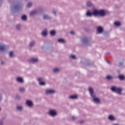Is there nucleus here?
<instances>
[{"label": "nucleus", "mask_w": 125, "mask_h": 125, "mask_svg": "<svg viewBox=\"0 0 125 125\" xmlns=\"http://www.w3.org/2000/svg\"><path fill=\"white\" fill-rule=\"evenodd\" d=\"M22 9V5L20 2H14L11 7V10H20Z\"/></svg>", "instance_id": "obj_1"}, {"label": "nucleus", "mask_w": 125, "mask_h": 125, "mask_svg": "<svg viewBox=\"0 0 125 125\" xmlns=\"http://www.w3.org/2000/svg\"><path fill=\"white\" fill-rule=\"evenodd\" d=\"M94 16H97L100 15V16L104 17L106 15V12H105V10H94Z\"/></svg>", "instance_id": "obj_2"}, {"label": "nucleus", "mask_w": 125, "mask_h": 125, "mask_svg": "<svg viewBox=\"0 0 125 125\" xmlns=\"http://www.w3.org/2000/svg\"><path fill=\"white\" fill-rule=\"evenodd\" d=\"M111 90L113 91V92H115L118 94H121L123 91V89L121 88L117 87L116 86H113L111 87Z\"/></svg>", "instance_id": "obj_3"}, {"label": "nucleus", "mask_w": 125, "mask_h": 125, "mask_svg": "<svg viewBox=\"0 0 125 125\" xmlns=\"http://www.w3.org/2000/svg\"><path fill=\"white\" fill-rule=\"evenodd\" d=\"M38 81L39 82V83L40 85H45V82H43V78H38Z\"/></svg>", "instance_id": "obj_4"}, {"label": "nucleus", "mask_w": 125, "mask_h": 125, "mask_svg": "<svg viewBox=\"0 0 125 125\" xmlns=\"http://www.w3.org/2000/svg\"><path fill=\"white\" fill-rule=\"evenodd\" d=\"M94 11H93L92 13L90 12L89 11H87L86 13V16L87 17H92V15H94Z\"/></svg>", "instance_id": "obj_5"}, {"label": "nucleus", "mask_w": 125, "mask_h": 125, "mask_svg": "<svg viewBox=\"0 0 125 125\" xmlns=\"http://www.w3.org/2000/svg\"><path fill=\"white\" fill-rule=\"evenodd\" d=\"M46 93L47 94H53V93H55V90L53 89H48L46 90Z\"/></svg>", "instance_id": "obj_6"}, {"label": "nucleus", "mask_w": 125, "mask_h": 125, "mask_svg": "<svg viewBox=\"0 0 125 125\" xmlns=\"http://www.w3.org/2000/svg\"><path fill=\"white\" fill-rule=\"evenodd\" d=\"M16 81L20 83H24V80H23V78L22 77H17L16 79Z\"/></svg>", "instance_id": "obj_7"}, {"label": "nucleus", "mask_w": 125, "mask_h": 125, "mask_svg": "<svg viewBox=\"0 0 125 125\" xmlns=\"http://www.w3.org/2000/svg\"><path fill=\"white\" fill-rule=\"evenodd\" d=\"M92 98H93V101H94L95 103H100V100L99 98H96L95 97V95H94V96H92Z\"/></svg>", "instance_id": "obj_8"}, {"label": "nucleus", "mask_w": 125, "mask_h": 125, "mask_svg": "<svg viewBox=\"0 0 125 125\" xmlns=\"http://www.w3.org/2000/svg\"><path fill=\"white\" fill-rule=\"evenodd\" d=\"M51 17H49V16L47 15H43V20H50L51 19Z\"/></svg>", "instance_id": "obj_9"}, {"label": "nucleus", "mask_w": 125, "mask_h": 125, "mask_svg": "<svg viewBox=\"0 0 125 125\" xmlns=\"http://www.w3.org/2000/svg\"><path fill=\"white\" fill-rule=\"evenodd\" d=\"M89 91L90 93L91 97H92V96H94V95H95L94 94V91H93V89L92 88L89 87Z\"/></svg>", "instance_id": "obj_10"}, {"label": "nucleus", "mask_w": 125, "mask_h": 125, "mask_svg": "<svg viewBox=\"0 0 125 125\" xmlns=\"http://www.w3.org/2000/svg\"><path fill=\"white\" fill-rule=\"evenodd\" d=\"M39 60L37 58H32L29 60L30 63H37Z\"/></svg>", "instance_id": "obj_11"}, {"label": "nucleus", "mask_w": 125, "mask_h": 125, "mask_svg": "<svg viewBox=\"0 0 125 125\" xmlns=\"http://www.w3.org/2000/svg\"><path fill=\"white\" fill-rule=\"evenodd\" d=\"M97 30L99 34H101V33L103 32V28L101 26H99L97 27Z\"/></svg>", "instance_id": "obj_12"}, {"label": "nucleus", "mask_w": 125, "mask_h": 125, "mask_svg": "<svg viewBox=\"0 0 125 125\" xmlns=\"http://www.w3.org/2000/svg\"><path fill=\"white\" fill-rule=\"evenodd\" d=\"M49 114L50 115V116H52V117L54 116H56V111H55V110H50L49 111Z\"/></svg>", "instance_id": "obj_13"}, {"label": "nucleus", "mask_w": 125, "mask_h": 125, "mask_svg": "<svg viewBox=\"0 0 125 125\" xmlns=\"http://www.w3.org/2000/svg\"><path fill=\"white\" fill-rule=\"evenodd\" d=\"M26 105L29 107H32L33 106V102L31 101H26Z\"/></svg>", "instance_id": "obj_14"}, {"label": "nucleus", "mask_w": 125, "mask_h": 125, "mask_svg": "<svg viewBox=\"0 0 125 125\" xmlns=\"http://www.w3.org/2000/svg\"><path fill=\"white\" fill-rule=\"evenodd\" d=\"M38 14V11L37 10H34L32 11L30 13V16H34V15H36V14Z\"/></svg>", "instance_id": "obj_15"}, {"label": "nucleus", "mask_w": 125, "mask_h": 125, "mask_svg": "<svg viewBox=\"0 0 125 125\" xmlns=\"http://www.w3.org/2000/svg\"><path fill=\"white\" fill-rule=\"evenodd\" d=\"M82 42H83V43H85V44H87V43L88 42V40L86 38L84 37L83 39Z\"/></svg>", "instance_id": "obj_16"}, {"label": "nucleus", "mask_w": 125, "mask_h": 125, "mask_svg": "<svg viewBox=\"0 0 125 125\" xmlns=\"http://www.w3.org/2000/svg\"><path fill=\"white\" fill-rule=\"evenodd\" d=\"M6 48L5 45H2L0 46V51H3Z\"/></svg>", "instance_id": "obj_17"}, {"label": "nucleus", "mask_w": 125, "mask_h": 125, "mask_svg": "<svg viewBox=\"0 0 125 125\" xmlns=\"http://www.w3.org/2000/svg\"><path fill=\"white\" fill-rule=\"evenodd\" d=\"M42 35L44 37H46V36H47V30H45L43 31L42 32Z\"/></svg>", "instance_id": "obj_18"}, {"label": "nucleus", "mask_w": 125, "mask_h": 125, "mask_svg": "<svg viewBox=\"0 0 125 125\" xmlns=\"http://www.w3.org/2000/svg\"><path fill=\"white\" fill-rule=\"evenodd\" d=\"M70 99H77L78 98V96L76 95H72L69 96Z\"/></svg>", "instance_id": "obj_19"}, {"label": "nucleus", "mask_w": 125, "mask_h": 125, "mask_svg": "<svg viewBox=\"0 0 125 125\" xmlns=\"http://www.w3.org/2000/svg\"><path fill=\"white\" fill-rule=\"evenodd\" d=\"M118 79H119L120 81H124V80H125V76L124 75H119L118 76Z\"/></svg>", "instance_id": "obj_20"}, {"label": "nucleus", "mask_w": 125, "mask_h": 125, "mask_svg": "<svg viewBox=\"0 0 125 125\" xmlns=\"http://www.w3.org/2000/svg\"><path fill=\"white\" fill-rule=\"evenodd\" d=\"M58 42H62L63 43H65V42H66V41L63 39H58Z\"/></svg>", "instance_id": "obj_21"}, {"label": "nucleus", "mask_w": 125, "mask_h": 125, "mask_svg": "<svg viewBox=\"0 0 125 125\" xmlns=\"http://www.w3.org/2000/svg\"><path fill=\"white\" fill-rule=\"evenodd\" d=\"M50 34L51 36H55L56 34V32L55 30H52L50 31Z\"/></svg>", "instance_id": "obj_22"}, {"label": "nucleus", "mask_w": 125, "mask_h": 125, "mask_svg": "<svg viewBox=\"0 0 125 125\" xmlns=\"http://www.w3.org/2000/svg\"><path fill=\"white\" fill-rule=\"evenodd\" d=\"M33 5V3L32 2H29L28 3H27V7L30 8V7H32Z\"/></svg>", "instance_id": "obj_23"}, {"label": "nucleus", "mask_w": 125, "mask_h": 125, "mask_svg": "<svg viewBox=\"0 0 125 125\" xmlns=\"http://www.w3.org/2000/svg\"><path fill=\"white\" fill-rule=\"evenodd\" d=\"M21 19L23 21H27V16L26 15H23L21 17Z\"/></svg>", "instance_id": "obj_24"}, {"label": "nucleus", "mask_w": 125, "mask_h": 125, "mask_svg": "<svg viewBox=\"0 0 125 125\" xmlns=\"http://www.w3.org/2000/svg\"><path fill=\"white\" fill-rule=\"evenodd\" d=\"M35 43H36V42H31L29 44V47H32V46H34V45H35Z\"/></svg>", "instance_id": "obj_25"}, {"label": "nucleus", "mask_w": 125, "mask_h": 125, "mask_svg": "<svg viewBox=\"0 0 125 125\" xmlns=\"http://www.w3.org/2000/svg\"><path fill=\"white\" fill-rule=\"evenodd\" d=\"M108 119L109 120H110V121H114V120H115V118L114 117V116L110 115L108 117Z\"/></svg>", "instance_id": "obj_26"}, {"label": "nucleus", "mask_w": 125, "mask_h": 125, "mask_svg": "<svg viewBox=\"0 0 125 125\" xmlns=\"http://www.w3.org/2000/svg\"><path fill=\"white\" fill-rule=\"evenodd\" d=\"M86 5L87 6H92V3H91V2H90V1H88L86 2Z\"/></svg>", "instance_id": "obj_27"}, {"label": "nucleus", "mask_w": 125, "mask_h": 125, "mask_svg": "<svg viewBox=\"0 0 125 125\" xmlns=\"http://www.w3.org/2000/svg\"><path fill=\"white\" fill-rule=\"evenodd\" d=\"M114 25L117 26H121V22L119 21H116L115 22H114Z\"/></svg>", "instance_id": "obj_28"}, {"label": "nucleus", "mask_w": 125, "mask_h": 125, "mask_svg": "<svg viewBox=\"0 0 125 125\" xmlns=\"http://www.w3.org/2000/svg\"><path fill=\"white\" fill-rule=\"evenodd\" d=\"M106 79L107 80H108V81H110V80H112L113 79V77L109 76V75H107L106 76Z\"/></svg>", "instance_id": "obj_29"}, {"label": "nucleus", "mask_w": 125, "mask_h": 125, "mask_svg": "<svg viewBox=\"0 0 125 125\" xmlns=\"http://www.w3.org/2000/svg\"><path fill=\"white\" fill-rule=\"evenodd\" d=\"M20 91L21 92H24V91H25V88H24V87H20Z\"/></svg>", "instance_id": "obj_30"}, {"label": "nucleus", "mask_w": 125, "mask_h": 125, "mask_svg": "<svg viewBox=\"0 0 125 125\" xmlns=\"http://www.w3.org/2000/svg\"><path fill=\"white\" fill-rule=\"evenodd\" d=\"M59 71H60L59 69L57 68L53 69V72H54V73H58Z\"/></svg>", "instance_id": "obj_31"}, {"label": "nucleus", "mask_w": 125, "mask_h": 125, "mask_svg": "<svg viewBox=\"0 0 125 125\" xmlns=\"http://www.w3.org/2000/svg\"><path fill=\"white\" fill-rule=\"evenodd\" d=\"M17 110H19V111H21L22 107V106H17Z\"/></svg>", "instance_id": "obj_32"}, {"label": "nucleus", "mask_w": 125, "mask_h": 125, "mask_svg": "<svg viewBox=\"0 0 125 125\" xmlns=\"http://www.w3.org/2000/svg\"><path fill=\"white\" fill-rule=\"evenodd\" d=\"M9 56H10V57H13V51L10 52Z\"/></svg>", "instance_id": "obj_33"}, {"label": "nucleus", "mask_w": 125, "mask_h": 125, "mask_svg": "<svg viewBox=\"0 0 125 125\" xmlns=\"http://www.w3.org/2000/svg\"><path fill=\"white\" fill-rule=\"evenodd\" d=\"M70 58H72V59H76V56L75 55H71Z\"/></svg>", "instance_id": "obj_34"}, {"label": "nucleus", "mask_w": 125, "mask_h": 125, "mask_svg": "<svg viewBox=\"0 0 125 125\" xmlns=\"http://www.w3.org/2000/svg\"><path fill=\"white\" fill-rule=\"evenodd\" d=\"M16 28L17 30H20V28H21V26H20V25L18 24L17 25Z\"/></svg>", "instance_id": "obj_35"}, {"label": "nucleus", "mask_w": 125, "mask_h": 125, "mask_svg": "<svg viewBox=\"0 0 125 125\" xmlns=\"http://www.w3.org/2000/svg\"><path fill=\"white\" fill-rule=\"evenodd\" d=\"M16 99H20V98H21V97H20L19 95H17L16 96Z\"/></svg>", "instance_id": "obj_36"}, {"label": "nucleus", "mask_w": 125, "mask_h": 125, "mask_svg": "<svg viewBox=\"0 0 125 125\" xmlns=\"http://www.w3.org/2000/svg\"><path fill=\"white\" fill-rule=\"evenodd\" d=\"M76 119H77V118H76V117H75V116H72V120L73 121H75V120Z\"/></svg>", "instance_id": "obj_37"}, {"label": "nucleus", "mask_w": 125, "mask_h": 125, "mask_svg": "<svg viewBox=\"0 0 125 125\" xmlns=\"http://www.w3.org/2000/svg\"><path fill=\"white\" fill-rule=\"evenodd\" d=\"M70 34H71V35H75V31H71V32H70Z\"/></svg>", "instance_id": "obj_38"}, {"label": "nucleus", "mask_w": 125, "mask_h": 125, "mask_svg": "<svg viewBox=\"0 0 125 125\" xmlns=\"http://www.w3.org/2000/svg\"><path fill=\"white\" fill-rule=\"evenodd\" d=\"M1 100H2V96L0 94V101H1Z\"/></svg>", "instance_id": "obj_39"}, {"label": "nucleus", "mask_w": 125, "mask_h": 125, "mask_svg": "<svg viewBox=\"0 0 125 125\" xmlns=\"http://www.w3.org/2000/svg\"><path fill=\"white\" fill-rule=\"evenodd\" d=\"M3 125V122L2 121H0V125Z\"/></svg>", "instance_id": "obj_40"}, {"label": "nucleus", "mask_w": 125, "mask_h": 125, "mask_svg": "<svg viewBox=\"0 0 125 125\" xmlns=\"http://www.w3.org/2000/svg\"><path fill=\"white\" fill-rule=\"evenodd\" d=\"M53 14H54V15H55V16L56 15V12L55 11H53Z\"/></svg>", "instance_id": "obj_41"}, {"label": "nucleus", "mask_w": 125, "mask_h": 125, "mask_svg": "<svg viewBox=\"0 0 125 125\" xmlns=\"http://www.w3.org/2000/svg\"><path fill=\"white\" fill-rule=\"evenodd\" d=\"M1 65H4V62H1Z\"/></svg>", "instance_id": "obj_42"}, {"label": "nucleus", "mask_w": 125, "mask_h": 125, "mask_svg": "<svg viewBox=\"0 0 125 125\" xmlns=\"http://www.w3.org/2000/svg\"><path fill=\"white\" fill-rule=\"evenodd\" d=\"M80 124H83V121H81L80 122Z\"/></svg>", "instance_id": "obj_43"}, {"label": "nucleus", "mask_w": 125, "mask_h": 125, "mask_svg": "<svg viewBox=\"0 0 125 125\" xmlns=\"http://www.w3.org/2000/svg\"><path fill=\"white\" fill-rule=\"evenodd\" d=\"M107 62L108 64H110V62L107 61Z\"/></svg>", "instance_id": "obj_44"}, {"label": "nucleus", "mask_w": 125, "mask_h": 125, "mask_svg": "<svg viewBox=\"0 0 125 125\" xmlns=\"http://www.w3.org/2000/svg\"><path fill=\"white\" fill-rule=\"evenodd\" d=\"M1 3V1L0 0V4Z\"/></svg>", "instance_id": "obj_45"}, {"label": "nucleus", "mask_w": 125, "mask_h": 125, "mask_svg": "<svg viewBox=\"0 0 125 125\" xmlns=\"http://www.w3.org/2000/svg\"><path fill=\"white\" fill-rule=\"evenodd\" d=\"M1 109L0 108V111Z\"/></svg>", "instance_id": "obj_46"}]
</instances>
